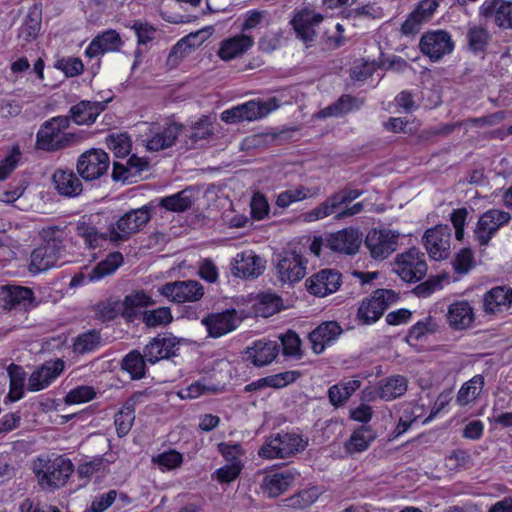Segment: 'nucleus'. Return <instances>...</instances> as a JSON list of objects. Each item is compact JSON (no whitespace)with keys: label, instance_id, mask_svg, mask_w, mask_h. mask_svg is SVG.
<instances>
[{"label":"nucleus","instance_id":"nucleus-47","mask_svg":"<svg viewBox=\"0 0 512 512\" xmlns=\"http://www.w3.org/2000/svg\"><path fill=\"white\" fill-rule=\"evenodd\" d=\"M435 332V324L430 316L416 322L408 331L405 341L411 347H417L428 335Z\"/></svg>","mask_w":512,"mask_h":512},{"label":"nucleus","instance_id":"nucleus-28","mask_svg":"<svg viewBox=\"0 0 512 512\" xmlns=\"http://www.w3.org/2000/svg\"><path fill=\"white\" fill-rule=\"evenodd\" d=\"M177 350L178 347L174 338L158 335L145 345L143 352L146 361L153 365L162 359L176 356Z\"/></svg>","mask_w":512,"mask_h":512},{"label":"nucleus","instance_id":"nucleus-30","mask_svg":"<svg viewBox=\"0 0 512 512\" xmlns=\"http://www.w3.org/2000/svg\"><path fill=\"white\" fill-rule=\"evenodd\" d=\"M231 265L233 274L242 279L257 278L264 268L262 259L252 251L238 253Z\"/></svg>","mask_w":512,"mask_h":512},{"label":"nucleus","instance_id":"nucleus-8","mask_svg":"<svg viewBox=\"0 0 512 512\" xmlns=\"http://www.w3.org/2000/svg\"><path fill=\"white\" fill-rule=\"evenodd\" d=\"M63 230L58 226L43 227L39 232L46 245L34 248V275L44 272L57 265L56 248L61 243Z\"/></svg>","mask_w":512,"mask_h":512},{"label":"nucleus","instance_id":"nucleus-35","mask_svg":"<svg viewBox=\"0 0 512 512\" xmlns=\"http://www.w3.org/2000/svg\"><path fill=\"white\" fill-rule=\"evenodd\" d=\"M447 321L453 330L469 328L474 321V311L468 301H456L449 305Z\"/></svg>","mask_w":512,"mask_h":512},{"label":"nucleus","instance_id":"nucleus-9","mask_svg":"<svg viewBox=\"0 0 512 512\" xmlns=\"http://www.w3.org/2000/svg\"><path fill=\"white\" fill-rule=\"evenodd\" d=\"M511 214L501 209L491 208L483 212L473 231L474 240L480 248L489 246L499 230L509 224Z\"/></svg>","mask_w":512,"mask_h":512},{"label":"nucleus","instance_id":"nucleus-55","mask_svg":"<svg viewBox=\"0 0 512 512\" xmlns=\"http://www.w3.org/2000/svg\"><path fill=\"white\" fill-rule=\"evenodd\" d=\"M446 466L450 470H467L473 465L471 454L466 449H454L446 456Z\"/></svg>","mask_w":512,"mask_h":512},{"label":"nucleus","instance_id":"nucleus-33","mask_svg":"<svg viewBox=\"0 0 512 512\" xmlns=\"http://www.w3.org/2000/svg\"><path fill=\"white\" fill-rule=\"evenodd\" d=\"M512 304V288L507 285L496 286L484 294V311L489 314L502 312Z\"/></svg>","mask_w":512,"mask_h":512},{"label":"nucleus","instance_id":"nucleus-62","mask_svg":"<svg viewBox=\"0 0 512 512\" xmlns=\"http://www.w3.org/2000/svg\"><path fill=\"white\" fill-rule=\"evenodd\" d=\"M208 392H216V388L213 385H206L203 380H197L180 389L178 396L181 399H196Z\"/></svg>","mask_w":512,"mask_h":512},{"label":"nucleus","instance_id":"nucleus-52","mask_svg":"<svg viewBox=\"0 0 512 512\" xmlns=\"http://www.w3.org/2000/svg\"><path fill=\"white\" fill-rule=\"evenodd\" d=\"M282 354L286 357H294L296 359H301L303 356V352L301 350V339L299 335L294 330H287L280 337Z\"/></svg>","mask_w":512,"mask_h":512},{"label":"nucleus","instance_id":"nucleus-17","mask_svg":"<svg viewBox=\"0 0 512 512\" xmlns=\"http://www.w3.org/2000/svg\"><path fill=\"white\" fill-rule=\"evenodd\" d=\"M161 293L176 303L195 302L204 295V287L195 280L175 281L165 284Z\"/></svg>","mask_w":512,"mask_h":512},{"label":"nucleus","instance_id":"nucleus-4","mask_svg":"<svg viewBox=\"0 0 512 512\" xmlns=\"http://www.w3.org/2000/svg\"><path fill=\"white\" fill-rule=\"evenodd\" d=\"M307 442L296 433L281 432L269 436L259 449L264 459L286 458L305 449Z\"/></svg>","mask_w":512,"mask_h":512},{"label":"nucleus","instance_id":"nucleus-40","mask_svg":"<svg viewBox=\"0 0 512 512\" xmlns=\"http://www.w3.org/2000/svg\"><path fill=\"white\" fill-rule=\"evenodd\" d=\"M279 107L276 98H269L266 101L250 100L240 105L243 121H255L267 116Z\"/></svg>","mask_w":512,"mask_h":512},{"label":"nucleus","instance_id":"nucleus-26","mask_svg":"<svg viewBox=\"0 0 512 512\" xmlns=\"http://www.w3.org/2000/svg\"><path fill=\"white\" fill-rule=\"evenodd\" d=\"M255 44L253 35L239 33L223 39L219 44L218 56L221 60L229 61L242 56Z\"/></svg>","mask_w":512,"mask_h":512},{"label":"nucleus","instance_id":"nucleus-10","mask_svg":"<svg viewBox=\"0 0 512 512\" xmlns=\"http://www.w3.org/2000/svg\"><path fill=\"white\" fill-rule=\"evenodd\" d=\"M454 48L451 34L443 29L428 30L420 37L419 49L431 62L440 61L451 54Z\"/></svg>","mask_w":512,"mask_h":512},{"label":"nucleus","instance_id":"nucleus-53","mask_svg":"<svg viewBox=\"0 0 512 512\" xmlns=\"http://www.w3.org/2000/svg\"><path fill=\"white\" fill-rule=\"evenodd\" d=\"M173 320L169 307H159L145 310L142 314L143 323L149 328H155L171 323Z\"/></svg>","mask_w":512,"mask_h":512},{"label":"nucleus","instance_id":"nucleus-37","mask_svg":"<svg viewBox=\"0 0 512 512\" xmlns=\"http://www.w3.org/2000/svg\"><path fill=\"white\" fill-rule=\"evenodd\" d=\"M65 363L62 359L45 361L41 367L34 370V392L50 386L63 372Z\"/></svg>","mask_w":512,"mask_h":512},{"label":"nucleus","instance_id":"nucleus-21","mask_svg":"<svg viewBox=\"0 0 512 512\" xmlns=\"http://www.w3.org/2000/svg\"><path fill=\"white\" fill-rule=\"evenodd\" d=\"M237 311L234 308L226 309L222 312L211 313L203 319L209 336L220 338L234 331L239 324Z\"/></svg>","mask_w":512,"mask_h":512},{"label":"nucleus","instance_id":"nucleus-51","mask_svg":"<svg viewBox=\"0 0 512 512\" xmlns=\"http://www.w3.org/2000/svg\"><path fill=\"white\" fill-rule=\"evenodd\" d=\"M310 196V189L306 186L300 185L280 192L277 195L275 204L277 207L285 209L294 203L307 199Z\"/></svg>","mask_w":512,"mask_h":512},{"label":"nucleus","instance_id":"nucleus-6","mask_svg":"<svg viewBox=\"0 0 512 512\" xmlns=\"http://www.w3.org/2000/svg\"><path fill=\"white\" fill-rule=\"evenodd\" d=\"M393 270L404 282L417 283L427 274L426 256L419 248L411 247L396 256Z\"/></svg>","mask_w":512,"mask_h":512},{"label":"nucleus","instance_id":"nucleus-54","mask_svg":"<svg viewBox=\"0 0 512 512\" xmlns=\"http://www.w3.org/2000/svg\"><path fill=\"white\" fill-rule=\"evenodd\" d=\"M319 497V491L316 487H310L303 489L298 493L290 496L286 502L287 506L293 509H306L317 501Z\"/></svg>","mask_w":512,"mask_h":512},{"label":"nucleus","instance_id":"nucleus-1","mask_svg":"<svg viewBox=\"0 0 512 512\" xmlns=\"http://www.w3.org/2000/svg\"><path fill=\"white\" fill-rule=\"evenodd\" d=\"M151 218V209L145 205L126 212L116 221V227L111 225L108 232H101L92 221V216L84 215L78 220L75 232L87 249H107L111 243L127 241L132 234L141 231Z\"/></svg>","mask_w":512,"mask_h":512},{"label":"nucleus","instance_id":"nucleus-49","mask_svg":"<svg viewBox=\"0 0 512 512\" xmlns=\"http://www.w3.org/2000/svg\"><path fill=\"white\" fill-rule=\"evenodd\" d=\"M151 462L162 472L172 471L182 465L183 454L176 449H169L152 456Z\"/></svg>","mask_w":512,"mask_h":512},{"label":"nucleus","instance_id":"nucleus-23","mask_svg":"<svg viewBox=\"0 0 512 512\" xmlns=\"http://www.w3.org/2000/svg\"><path fill=\"white\" fill-rule=\"evenodd\" d=\"M408 388V381L403 375H393L381 380L376 390L363 391L364 398L367 400H374L377 395L380 399L385 401L394 400L405 394Z\"/></svg>","mask_w":512,"mask_h":512},{"label":"nucleus","instance_id":"nucleus-59","mask_svg":"<svg viewBox=\"0 0 512 512\" xmlns=\"http://www.w3.org/2000/svg\"><path fill=\"white\" fill-rule=\"evenodd\" d=\"M265 17V11L251 9L242 15V22L240 24L241 33H251L260 27Z\"/></svg>","mask_w":512,"mask_h":512},{"label":"nucleus","instance_id":"nucleus-58","mask_svg":"<svg viewBox=\"0 0 512 512\" xmlns=\"http://www.w3.org/2000/svg\"><path fill=\"white\" fill-rule=\"evenodd\" d=\"M96 392L93 387L87 385L77 386L71 389L65 396V402L69 405L81 404L93 400Z\"/></svg>","mask_w":512,"mask_h":512},{"label":"nucleus","instance_id":"nucleus-5","mask_svg":"<svg viewBox=\"0 0 512 512\" xmlns=\"http://www.w3.org/2000/svg\"><path fill=\"white\" fill-rule=\"evenodd\" d=\"M398 300V294L392 289H376L362 300L356 319L359 324L371 325L377 322L388 307Z\"/></svg>","mask_w":512,"mask_h":512},{"label":"nucleus","instance_id":"nucleus-31","mask_svg":"<svg viewBox=\"0 0 512 512\" xmlns=\"http://www.w3.org/2000/svg\"><path fill=\"white\" fill-rule=\"evenodd\" d=\"M32 302V290L15 284L0 286V306L3 309L11 310L17 307L26 306Z\"/></svg>","mask_w":512,"mask_h":512},{"label":"nucleus","instance_id":"nucleus-18","mask_svg":"<svg viewBox=\"0 0 512 512\" xmlns=\"http://www.w3.org/2000/svg\"><path fill=\"white\" fill-rule=\"evenodd\" d=\"M184 126L180 123L170 122L150 130L146 140V148L151 152H158L175 145Z\"/></svg>","mask_w":512,"mask_h":512},{"label":"nucleus","instance_id":"nucleus-13","mask_svg":"<svg viewBox=\"0 0 512 512\" xmlns=\"http://www.w3.org/2000/svg\"><path fill=\"white\" fill-rule=\"evenodd\" d=\"M362 194L363 190L352 189L349 186H345L331 194L318 206L308 211L305 214V220L308 222H314L331 216L341 205L353 202Z\"/></svg>","mask_w":512,"mask_h":512},{"label":"nucleus","instance_id":"nucleus-50","mask_svg":"<svg viewBox=\"0 0 512 512\" xmlns=\"http://www.w3.org/2000/svg\"><path fill=\"white\" fill-rule=\"evenodd\" d=\"M100 332L91 329L79 334L73 341V351L85 354L94 351L100 345Z\"/></svg>","mask_w":512,"mask_h":512},{"label":"nucleus","instance_id":"nucleus-45","mask_svg":"<svg viewBox=\"0 0 512 512\" xmlns=\"http://www.w3.org/2000/svg\"><path fill=\"white\" fill-rule=\"evenodd\" d=\"M105 143L116 158H125L132 149V139L127 132L109 134L105 139Z\"/></svg>","mask_w":512,"mask_h":512},{"label":"nucleus","instance_id":"nucleus-22","mask_svg":"<svg viewBox=\"0 0 512 512\" xmlns=\"http://www.w3.org/2000/svg\"><path fill=\"white\" fill-rule=\"evenodd\" d=\"M325 244L333 252L353 255L358 251L361 239L356 229L343 228L327 235Z\"/></svg>","mask_w":512,"mask_h":512},{"label":"nucleus","instance_id":"nucleus-11","mask_svg":"<svg viewBox=\"0 0 512 512\" xmlns=\"http://www.w3.org/2000/svg\"><path fill=\"white\" fill-rule=\"evenodd\" d=\"M276 271L282 283L294 284L306 275L307 259L294 250H283L275 258Z\"/></svg>","mask_w":512,"mask_h":512},{"label":"nucleus","instance_id":"nucleus-57","mask_svg":"<svg viewBox=\"0 0 512 512\" xmlns=\"http://www.w3.org/2000/svg\"><path fill=\"white\" fill-rule=\"evenodd\" d=\"M269 211L270 205L267 197L261 192L254 193L250 202L251 217L260 221L268 216Z\"/></svg>","mask_w":512,"mask_h":512},{"label":"nucleus","instance_id":"nucleus-15","mask_svg":"<svg viewBox=\"0 0 512 512\" xmlns=\"http://www.w3.org/2000/svg\"><path fill=\"white\" fill-rule=\"evenodd\" d=\"M123 261L124 258L120 252H112L87 272L75 274L71 279L70 286L79 287L99 281L105 276L114 273L123 264Z\"/></svg>","mask_w":512,"mask_h":512},{"label":"nucleus","instance_id":"nucleus-43","mask_svg":"<svg viewBox=\"0 0 512 512\" xmlns=\"http://www.w3.org/2000/svg\"><path fill=\"white\" fill-rule=\"evenodd\" d=\"M146 362L144 353L132 350L123 358L121 369L127 372L132 380H140L145 377Z\"/></svg>","mask_w":512,"mask_h":512},{"label":"nucleus","instance_id":"nucleus-42","mask_svg":"<svg viewBox=\"0 0 512 512\" xmlns=\"http://www.w3.org/2000/svg\"><path fill=\"white\" fill-rule=\"evenodd\" d=\"M484 385L485 380L483 375L477 374L473 376L460 387L456 399L457 403L460 406H466L474 402L481 394Z\"/></svg>","mask_w":512,"mask_h":512},{"label":"nucleus","instance_id":"nucleus-14","mask_svg":"<svg viewBox=\"0 0 512 512\" xmlns=\"http://www.w3.org/2000/svg\"><path fill=\"white\" fill-rule=\"evenodd\" d=\"M423 245L434 261H442L450 256L451 229L448 225H436L425 231Z\"/></svg>","mask_w":512,"mask_h":512},{"label":"nucleus","instance_id":"nucleus-19","mask_svg":"<svg viewBox=\"0 0 512 512\" xmlns=\"http://www.w3.org/2000/svg\"><path fill=\"white\" fill-rule=\"evenodd\" d=\"M342 275L332 269H322L306 280L307 290L317 297L336 292L341 285Z\"/></svg>","mask_w":512,"mask_h":512},{"label":"nucleus","instance_id":"nucleus-16","mask_svg":"<svg viewBox=\"0 0 512 512\" xmlns=\"http://www.w3.org/2000/svg\"><path fill=\"white\" fill-rule=\"evenodd\" d=\"M479 14L501 30H512V1L484 0Z\"/></svg>","mask_w":512,"mask_h":512},{"label":"nucleus","instance_id":"nucleus-60","mask_svg":"<svg viewBox=\"0 0 512 512\" xmlns=\"http://www.w3.org/2000/svg\"><path fill=\"white\" fill-rule=\"evenodd\" d=\"M131 29L134 31L137 37V44L139 46L147 45L156 37V28L148 22L135 20L131 26Z\"/></svg>","mask_w":512,"mask_h":512},{"label":"nucleus","instance_id":"nucleus-38","mask_svg":"<svg viewBox=\"0 0 512 512\" xmlns=\"http://www.w3.org/2000/svg\"><path fill=\"white\" fill-rule=\"evenodd\" d=\"M104 110L102 102L82 100L70 108V117L78 125L93 124Z\"/></svg>","mask_w":512,"mask_h":512},{"label":"nucleus","instance_id":"nucleus-3","mask_svg":"<svg viewBox=\"0 0 512 512\" xmlns=\"http://www.w3.org/2000/svg\"><path fill=\"white\" fill-rule=\"evenodd\" d=\"M41 466L34 467V474L39 485L46 489H57L64 486L74 471V465L68 458L58 456L54 459L44 460L38 457Z\"/></svg>","mask_w":512,"mask_h":512},{"label":"nucleus","instance_id":"nucleus-44","mask_svg":"<svg viewBox=\"0 0 512 512\" xmlns=\"http://www.w3.org/2000/svg\"><path fill=\"white\" fill-rule=\"evenodd\" d=\"M356 97L343 94L334 103L321 110L322 117H339L359 109Z\"/></svg>","mask_w":512,"mask_h":512},{"label":"nucleus","instance_id":"nucleus-41","mask_svg":"<svg viewBox=\"0 0 512 512\" xmlns=\"http://www.w3.org/2000/svg\"><path fill=\"white\" fill-rule=\"evenodd\" d=\"M375 438L374 430L370 426L362 425L353 431L345 443V448L351 454L361 453L368 449Z\"/></svg>","mask_w":512,"mask_h":512},{"label":"nucleus","instance_id":"nucleus-39","mask_svg":"<svg viewBox=\"0 0 512 512\" xmlns=\"http://www.w3.org/2000/svg\"><path fill=\"white\" fill-rule=\"evenodd\" d=\"M491 41V34L487 28L474 25L466 33L467 50L474 56L484 58Z\"/></svg>","mask_w":512,"mask_h":512},{"label":"nucleus","instance_id":"nucleus-48","mask_svg":"<svg viewBox=\"0 0 512 512\" xmlns=\"http://www.w3.org/2000/svg\"><path fill=\"white\" fill-rule=\"evenodd\" d=\"M7 372L10 379V391L8 397L11 401H17L22 398L24 393L26 373L21 366L16 364L9 365Z\"/></svg>","mask_w":512,"mask_h":512},{"label":"nucleus","instance_id":"nucleus-24","mask_svg":"<svg viewBox=\"0 0 512 512\" xmlns=\"http://www.w3.org/2000/svg\"><path fill=\"white\" fill-rule=\"evenodd\" d=\"M342 327L336 321H326L313 329L308 339L311 343V349L315 354H321L332 345L342 333Z\"/></svg>","mask_w":512,"mask_h":512},{"label":"nucleus","instance_id":"nucleus-29","mask_svg":"<svg viewBox=\"0 0 512 512\" xmlns=\"http://www.w3.org/2000/svg\"><path fill=\"white\" fill-rule=\"evenodd\" d=\"M52 179L57 192L62 196L73 198L79 196L83 191L81 177L71 169H56Z\"/></svg>","mask_w":512,"mask_h":512},{"label":"nucleus","instance_id":"nucleus-56","mask_svg":"<svg viewBox=\"0 0 512 512\" xmlns=\"http://www.w3.org/2000/svg\"><path fill=\"white\" fill-rule=\"evenodd\" d=\"M159 205L171 212H184L191 208L192 201L184 191L161 198Z\"/></svg>","mask_w":512,"mask_h":512},{"label":"nucleus","instance_id":"nucleus-61","mask_svg":"<svg viewBox=\"0 0 512 512\" xmlns=\"http://www.w3.org/2000/svg\"><path fill=\"white\" fill-rule=\"evenodd\" d=\"M301 373L299 371H284L265 377L266 386L274 389H280L294 383Z\"/></svg>","mask_w":512,"mask_h":512},{"label":"nucleus","instance_id":"nucleus-36","mask_svg":"<svg viewBox=\"0 0 512 512\" xmlns=\"http://www.w3.org/2000/svg\"><path fill=\"white\" fill-rule=\"evenodd\" d=\"M155 304V300L144 290H135L124 297L121 315L126 321L133 322L138 317L139 309Z\"/></svg>","mask_w":512,"mask_h":512},{"label":"nucleus","instance_id":"nucleus-27","mask_svg":"<svg viewBox=\"0 0 512 512\" xmlns=\"http://www.w3.org/2000/svg\"><path fill=\"white\" fill-rule=\"evenodd\" d=\"M279 353V345L276 341L257 340L248 347L244 353V359L255 367H263L270 364Z\"/></svg>","mask_w":512,"mask_h":512},{"label":"nucleus","instance_id":"nucleus-32","mask_svg":"<svg viewBox=\"0 0 512 512\" xmlns=\"http://www.w3.org/2000/svg\"><path fill=\"white\" fill-rule=\"evenodd\" d=\"M143 395V392L134 393L124 402L122 408L115 414L114 424L118 437H125L130 432L135 420L136 404Z\"/></svg>","mask_w":512,"mask_h":512},{"label":"nucleus","instance_id":"nucleus-7","mask_svg":"<svg viewBox=\"0 0 512 512\" xmlns=\"http://www.w3.org/2000/svg\"><path fill=\"white\" fill-rule=\"evenodd\" d=\"M110 157L103 149L92 148L77 159L76 170L81 179L85 182L101 181L108 174Z\"/></svg>","mask_w":512,"mask_h":512},{"label":"nucleus","instance_id":"nucleus-46","mask_svg":"<svg viewBox=\"0 0 512 512\" xmlns=\"http://www.w3.org/2000/svg\"><path fill=\"white\" fill-rule=\"evenodd\" d=\"M281 298L274 293L259 294L254 304V312L256 316L268 318L280 311Z\"/></svg>","mask_w":512,"mask_h":512},{"label":"nucleus","instance_id":"nucleus-20","mask_svg":"<svg viewBox=\"0 0 512 512\" xmlns=\"http://www.w3.org/2000/svg\"><path fill=\"white\" fill-rule=\"evenodd\" d=\"M321 13L309 8L295 12L291 25L296 35L304 42H312L316 37V27L323 21Z\"/></svg>","mask_w":512,"mask_h":512},{"label":"nucleus","instance_id":"nucleus-25","mask_svg":"<svg viewBox=\"0 0 512 512\" xmlns=\"http://www.w3.org/2000/svg\"><path fill=\"white\" fill-rule=\"evenodd\" d=\"M124 45L120 34L107 29L95 36L85 49L88 58H95L109 52H119Z\"/></svg>","mask_w":512,"mask_h":512},{"label":"nucleus","instance_id":"nucleus-63","mask_svg":"<svg viewBox=\"0 0 512 512\" xmlns=\"http://www.w3.org/2000/svg\"><path fill=\"white\" fill-rule=\"evenodd\" d=\"M453 269L458 274H465L474 267V254L470 248H462L453 260Z\"/></svg>","mask_w":512,"mask_h":512},{"label":"nucleus","instance_id":"nucleus-12","mask_svg":"<svg viewBox=\"0 0 512 512\" xmlns=\"http://www.w3.org/2000/svg\"><path fill=\"white\" fill-rule=\"evenodd\" d=\"M400 233L388 228H372L368 231L364 244L373 259H386L397 248Z\"/></svg>","mask_w":512,"mask_h":512},{"label":"nucleus","instance_id":"nucleus-2","mask_svg":"<svg viewBox=\"0 0 512 512\" xmlns=\"http://www.w3.org/2000/svg\"><path fill=\"white\" fill-rule=\"evenodd\" d=\"M69 125L68 116H56L45 121L37 132L34 148L54 152L71 146L77 138L74 133L66 132Z\"/></svg>","mask_w":512,"mask_h":512},{"label":"nucleus","instance_id":"nucleus-64","mask_svg":"<svg viewBox=\"0 0 512 512\" xmlns=\"http://www.w3.org/2000/svg\"><path fill=\"white\" fill-rule=\"evenodd\" d=\"M439 3L437 0H420L416 7L410 12L416 15L420 23L425 24L433 17Z\"/></svg>","mask_w":512,"mask_h":512},{"label":"nucleus","instance_id":"nucleus-34","mask_svg":"<svg viewBox=\"0 0 512 512\" xmlns=\"http://www.w3.org/2000/svg\"><path fill=\"white\" fill-rule=\"evenodd\" d=\"M295 475L290 469L268 473L263 479L264 492L270 498H276L285 493L293 484Z\"/></svg>","mask_w":512,"mask_h":512}]
</instances>
